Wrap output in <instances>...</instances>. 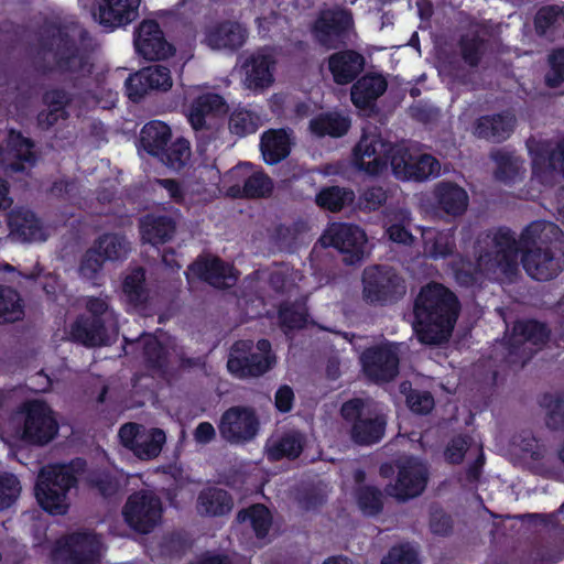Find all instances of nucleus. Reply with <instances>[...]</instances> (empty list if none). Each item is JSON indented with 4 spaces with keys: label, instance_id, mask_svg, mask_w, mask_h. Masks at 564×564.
<instances>
[{
    "label": "nucleus",
    "instance_id": "79ce46f5",
    "mask_svg": "<svg viewBox=\"0 0 564 564\" xmlns=\"http://www.w3.org/2000/svg\"><path fill=\"white\" fill-rule=\"evenodd\" d=\"M145 274L140 267L132 269L124 278L122 290L130 305L143 308L148 300V290L144 286Z\"/></svg>",
    "mask_w": 564,
    "mask_h": 564
},
{
    "label": "nucleus",
    "instance_id": "e433bc0d",
    "mask_svg": "<svg viewBox=\"0 0 564 564\" xmlns=\"http://www.w3.org/2000/svg\"><path fill=\"white\" fill-rule=\"evenodd\" d=\"M387 89V82L381 75H366L351 87V100L358 108H367Z\"/></svg>",
    "mask_w": 564,
    "mask_h": 564
},
{
    "label": "nucleus",
    "instance_id": "c9c22d12",
    "mask_svg": "<svg viewBox=\"0 0 564 564\" xmlns=\"http://www.w3.org/2000/svg\"><path fill=\"white\" fill-rule=\"evenodd\" d=\"M171 138V128L162 121L153 120L142 128L140 144L144 151L158 158L169 145Z\"/></svg>",
    "mask_w": 564,
    "mask_h": 564
},
{
    "label": "nucleus",
    "instance_id": "412c9836",
    "mask_svg": "<svg viewBox=\"0 0 564 564\" xmlns=\"http://www.w3.org/2000/svg\"><path fill=\"white\" fill-rule=\"evenodd\" d=\"M275 58L271 50L264 47L248 55L241 64L242 84L250 90H263L273 82Z\"/></svg>",
    "mask_w": 564,
    "mask_h": 564
},
{
    "label": "nucleus",
    "instance_id": "5701e85b",
    "mask_svg": "<svg viewBox=\"0 0 564 564\" xmlns=\"http://www.w3.org/2000/svg\"><path fill=\"white\" fill-rule=\"evenodd\" d=\"M520 250L535 248H552L564 253V237L562 230L550 221H533L528 225L518 238Z\"/></svg>",
    "mask_w": 564,
    "mask_h": 564
},
{
    "label": "nucleus",
    "instance_id": "9d476101",
    "mask_svg": "<svg viewBox=\"0 0 564 564\" xmlns=\"http://www.w3.org/2000/svg\"><path fill=\"white\" fill-rule=\"evenodd\" d=\"M102 551L99 535L88 531L75 532L57 542L53 560L56 564H98Z\"/></svg>",
    "mask_w": 564,
    "mask_h": 564
},
{
    "label": "nucleus",
    "instance_id": "e2e57ef3",
    "mask_svg": "<svg viewBox=\"0 0 564 564\" xmlns=\"http://www.w3.org/2000/svg\"><path fill=\"white\" fill-rule=\"evenodd\" d=\"M551 70L545 75L549 87L555 88L564 82V48L555 50L550 56Z\"/></svg>",
    "mask_w": 564,
    "mask_h": 564
},
{
    "label": "nucleus",
    "instance_id": "bb28decb",
    "mask_svg": "<svg viewBox=\"0 0 564 564\" xmlns=\"http://www.w3.org/2000/svg\"><path fill=\"white\" fill-rule=\"evenodd\" d=\"M141 0H102L95 20L107 28H117L134 21L139 15Z\"/></svg>",
    "mask_w": 564,
    "mask_h": 564
},
{
    "label": "nucleus",
    "instance_id": "a18cd8bd",
    "mask_svg": "<svg viewBox=\"0 0 564 564\" xmlns=\"http://www.w3.org/2000/svg\"><path fill=\"white\" fill-rule=\"evenodd\" d=\"M492 159L497 163L495 175L498 180L505 183H511L522 178L525 170L523 167V161L518 156L498 151L492 154Z\"/></svg>",
    "mask_w": 564,
    "mask_h": 564
},
{
    "label": "nucleus",
    "instance_id": "5fc2aeb1",
    "mask_svg": "<svg viewBox=\"0 0 564 564\" xmlns=\"http://www.w3.org/2000/svg\"><path fill=\"white\" fill-rule=\"evenodd\" d=\"M414 154L403 147L391 145L389 159L392 171L398 178L411 180L412 162Z\"/></svg>",
    "mask_w": 564,
    "mask_h": 564
},
{
    "label": "nucleus",
    "instance_id": "1a4fd4ad",
    "mask_svg": "<svg viewBox=\"0 0 564 564\" xmlns=\"http://www.w3.org/2000/svg\"><path fill=\"white\" fill-rule=\"evenodd\" d=\"M364 299L369 303L386 304L401 299L406 286L397 271L386 265H372L362 274Z\"/></svg>",
    "mask_w": 564,
    "mask_h": 564
},
{
    "label": "nucleus",
    "instance_id": "c756f323",
    "mask_svg": "<svg viewBox=\"0 0 564 564\" xmlns=\"http://www.w3.org/2000/svg\"><path fill=\"white\" fill-rule=\"evenodd\" d=\"M11 237L18 241L44 240L45 235L40 219L30 209L18 207L9 214Z\"/></svg>",
    "mask_w": 564,
    "mask_h": 564
},
{
    "label": "nucleus",
    "instance_id": "c85d7f7f",
    "mask_svg": "<svg viewBox=\"0 0 564 564\" xmlns=\"http://www.w3.org/2000/svg\"><path fill=\"white\" fill-rule=\"evenodd\" d=\"M365 67V57L352 50H345L332 54L328 58V68L334 82L338 85L351 83Z\"/></svg>",
    "mask_w": 564,
    "mask_h": 564
},
{
    "label": "nucleus",
    "instance_id": "6ab92c4d",
    "mask_svg": "<svg viewBox=\"0 0 564 564\" xmlns=\"http://www.w3.org/2000/svg\"><path fill=\"white\" fill-rule=\"evenodd\" d=\"M324 246H332L345 253L344 261L355 263L367 253V236L358 226L333 224L321 237Z\"/></svg>",
    "mask_w": 564,
    "mask_h": 564
},
{
    "label": "nucleus",
    "instance_id": "7ed1b4c3",
    "mask_svg": "<svg viewBox=\"0 0 564 564\" xmlns=\"http://www.w3.org/2000/svg\"><path fill=\"white\" fill-rule=\"evenodd\" d=\"M519 251L518 237L510 228L485 231L477 237L475 245L477 269L495 280H512L519 271Z\"/></svg>",
    "mask_w": 564,
    "mask_h": 564
},
{
    "label": "nucleus",
    "instance_id": "72a5a7b5",
    "mask_svg": "<svg viewBox=\"0 0 564 564\" xmlns=\"http://www.w3.org/2000/svg\"><path fill=\"white\" fill-rule=\"evenodd\" d=\"M514 124L516 118L509 112L484 116L477 120L475 134L481 139L501 142L511 134Z\"/></svg>",
    "mask_w": 564,
    "mask_h": 564
},
{
    "label": "nucleus",
    "instance_id": "cd10ccee",
    "mask_svg": "<svg viewBox=\"0 0 564 564\" xmlns=\"http://www.w3.org/2000/svg\"><path fill=\"white\" fill-rule=\"evenodd\" d=\"M143 242L156 246L170 241L176 232V218L172 215L149 214L140 219Z\"/></svg>",
    "mask_w": 564,
    "mask_h": 564
},
{
    "label": "nucleus",
    "instance_id": "7c9ffc66",
    "mask_svg": "<svg viewBox=\"0 0 564 564\" xmlns=\"http://www.w3.org/2000/svg\"><path fill=\"white\" fill-rule=\"evenodd\" d=\"M487 29L471 23L462 34L458 47L463 61L471 68L477 67L487 52Z\"/></svg>",
    "mask_w": 564,
    "mask_h": 564
},
{
    "label": "nucleus",
    "instance_id": "de8ad7c7",
    "mask_svg": "<svg viewBox=\"0 0 564 564\" xmlns=\"http://www.w3.org/2000/svg\"><path fill=\"white\" fill-rule=\"evenodd\" d=\"M261 124L260 116L246 108H236L228 121L229 131L240 138L254 133Z\"/></svg>",
    "mask_w": 564,
    "mask_h": 564
},
{
    "label": "nucleus",
    "instance_id": "052dcab7",
    "mask_svg": "<svg viewBox=\"0 0 564 564\" xmlns=\"http://www.w3.org/2000/svg\"><path fill=\"white\" fill-rule=\"evenodd\" d=\"M105 261L97 248L93 246L82 257L78 272L84 279L94 280L101 271Z\"/></svg>",
    "mask_w": 564,
    "mask_h": 564
},
{
    "label": "nucleus",
    "instance_id": "4d7b16f0",
    "mask_svg": "<svg viewBox=\"0 0 564 564\" xmlns=\"http://www.w3.org/2000/svg\"><path fill=\"white\" fill-rule=\"evenodd\" d=\"M441 173V163L430 154L414 155L412 162L411 180L424 181Z\"/></svg>",
    "mask_w": 564,
    "mask_h": 564
},
{
    "label": "nucleus",
    "instance_id": "680f3d73",
    "mask_svg": "<svg viewBox=\"0 0 564 564\" xmlns=\"http://www.w3.org/2000/svg\"><path fill=\"white\" fill-rule=\"evenodd\" d=\"M170 356L172 360V370L174 369V362H177V369L183 371L202 368L205 365L202 357L189 356L185 348L177 344L171 345Z\"/></svg>",
    "mask_w": 564,
    "mask_h": 564
},
{
    "label": "nucleus",
    "instance_id": "4468645a",
    "mask_svg": "<svg viewBox=\"0 0 564 564\" xmlns=\"http://www.w3.org/2000/svg\"><path fill=\"white\" fill-rule=\"evenodd\" d=\"M118 435L121 444L141 460L156 458L166 443V435L163 430L145 427L133 422L123 424Z\"/></svg>",
    "mask_w": 564,
    "mask_h": 564
},
{
    "label": "nucleus",
    "instance_id": "f8f14e48",
    "mask_svg": "<svg viewBox=\"0 0 564 564\" xmlns=\"http://www.w3.org/2000/svg\"><path fill=\"white\" fill-rule=\"evenodd\" d=\"M17 420L23 423L21 437L33 444L48 443L58 430L51 409L41 401L25 402L17 413Z\"/></svg>",
    "mask_w": 564,
    "mask_h": 564
},
{
    "label": "nucleus",
    "instance_id": "a878e982",
    "mask_svg": "<svg viewBox=\"0 0 564 564\" xmlns=\"http://www.w3.org/2000/svg\"><path fill=\"white\" fill-rule=\"evenodd\" d=\"M189 269L193 274L217 289H229L237 281L234 268L216 257H200Z\"/></svg>",
    "mask_w": 564,
    "mask_h": 564
},
{
    "label": "nucleus",
    "instance_id": "2eb2a0df",
    "mask_svg": "<svg viewBox=\"0 0 564 564\" xmlns=\"http://www.w3.org/2000/svg\"><path fill=\"white\" fill-rule=\"evenodd\" d=\"M360 361L368 379L377 383L390 382L399 373L400 344L371 346L361 354Z\"/></svg>",
    "mask_w": 564,
    "mask_h": 564
},
{
    "label": "nucleus",
    "instance_id": "bf43d9fd",
    "mask_svg": "<svg viewBox=\"0 0 564 564\" xmlns=\"http://www.w3.org/2000/svg\"><path fill=\"white\" fill-rule=\"evenodd\" d=\"M395 220L397 223L391 224L386 230L389 239L395 243L411 246L414 241V237L406 228L411 223L410 214L401 210L395 217Z\"/></svg>",
    "mask_w": 564,
    "mask_h": 564
},
{
    "label": "nucleus",
    "instance_id": "f704fd0d",
    "mask_svg": "<svg viewBox=\"0 0 564 564\" xmlns=\"http://www.w3.org/2000/svg\"><path fill=\"white\" fill-rule=\"evenodd\" d=\"M232 507L231 496L217 487L203 489L196 500V510L203 517H221L230 512Z\"/></svg>",
    "mask_w": 564,
    "mask_h": 564
},
{
    "label": "nucleus",
    "instance_id": "f257e3e1",
    "mask_svg": "<svg viewBox=\"0 0 564 564\" xmlns=\"http://www.w3.org/2000/svg\"><path fill=\"white\" fill-rule=\"evenodd\" d=\"M460 305L456 295L443 284L429 283L421 289L414 304V329L419 340L441 345L452 336Z\"/></svg>",
    "mask_w": 564,
    "mask_h": 564
},
{
    "label": "nucleus",
    "instance_id": "39448f33",
    "mask_svg": "<svg viewBox=\"0 0 564 564\" xmlns=\"http://www.w3.org/2000/svg\"><path fill=\"white\" fill-rule=\"evenodd\" d=\"M80 460L70 465H52L43 468L35 487L40 505L51 513L64 514L68 509L67 494L77 482L76 471L83 468Z\"/></svg>",
    "mask_w": 564,
    "mask_h": 564
},
{
    "label": "nucleus",
    "instance_id": "dca6fc26",
    "mask_svg": "<svg viewBox=\"0 0 564 564\" xmlns=\"http://www.w3.org/2000/svg\"><path fill=\"white\" fill-rule=\"evenodd\" d=\"M354 20L349 11L335 8L321 11L312 33L315 41L326 48H337L346 43L352 31Z\"/></svg>",
    "mask_w": 564,
    "mask_h": 564
},
{
    "label": "nucleus",
    "instance_id": "603ef678",
    "mask_svg": "<svg viewBox=\"0 0 564 564\" xmlns=\"http://www.w3.org/2000/svg\"><path fill=\"white\" fill-rule=\"evenodd\" d=\"M306 307L304 302L283 303L279 310V321L283 328H302L306 322Z\"/></svg>",
    "mask_w": 564,
    "mask_h": 564
},
{
    "label": "nucleus",
    "instance_id": "774afa93",
    "mask_svg": "<svg viewBox=\"0 0 564 564\" xmlns=\"http://www.w3.org/2000/svg\"><path fill=\"white\" fill-rule=\"evenodd\" d=\"M387 192L381 186L367 188L359 197L360 209L372 212L379 209L387 200Z\"/></svg>",
    "mask_w": 564,
    "mask_h": 564
},
{
    "label": "nucleus",
    "instance_id": "f3484780",
    "mask_svg": "<svg viewBox=\"0 0 564 564\" xmlns=\"http://www.w3.org/2000/svg\"><path fill=\"white\" fill-rule=\"evenodd\" d=\"M391 145L377 132L376 127L365 129L361 139L354 148L355 167L369 175L380 174L387 166Z\"/></svg>",
    "mask_w": 564,
    "mask_h": 564
},
{
    "label": "nucleus",
    "instance_id": "13d9d810",
    "mask_svg": "<svg viewBox=\"0 0 564 564\" xmlns=\"http://www.w3.org/2000/svg\"><path fill=\"white\" fill-rule=\"evenodd\" d=\"M357 501L361 511L368 516L378 514L382 510V492L376 487H360Z\"/></svg>",
    "mask_w": 564,
    "mask_h": 564
},
{
    "label": "nucleus",
    "instance_id": "4be33fe9",
    "mask_svg": "<svg viewBox=\"0 0 564 564\" xmlns=\"http://www.w3.org/2000/svg\"><path fill=\"white\" fill-rule=\"evenodd\" d=\"M172 84L170 69L162 65H153L142 68L126 80L127 95L130 100L137 102L152 90L167 91Z\"/></svg>",
    "mask_w": 564,
    "mask_h": 564
},
{
    "label": "nucleus",
    "instance_id": "b1692460",
    "mask_svg": "<svg viewBox=\"0 0 564 564\" xmlns=\"http://www.w3.org/2000/svg\"><path fill=\"white\" fill-rule=\"evenodd\" d=\"M33 142L21 133L10 131L6 145H0V163L6 170L22 172L35 162Z\"/></svg>",
    "mask_w": 564,
    "mask_h": 564
},
{
    "label": "nucleus",
    "instance_id": "3c124183",
    "mask_svg": "<svg viewBox=\"0 0 564 564\" xmlns=\"http://www.w3.org/2000/svg\"><path fill=\"white\" fill-rule=\"evenodd\" d=\"M191 155L189 142L184 138H178L166 147L158 159L170 169L180 171L188 163Z\"/></svg>",
    "mask_w": 564,
    "mask_h": 564
},
{
    "label": "nucleus",
    "instance_id": "c03bdc74",
    "mask_svg": "<svg viewBox=\"0 0 564 564\" xmlns=\"http://www.w3.org/2000/svg\"><path fill=\"white\" fill-rule=\"evenodd\" d=\"M144 358L149 367L166 375L172 370L171 347L165 350L152 336H143Z\"/></svg>",
    "mask_w": 564,
    "mask_h": 564
},
{
    "label": "nucleus",
    "instance_id": "a211bd4d",
    "mask_svg": "<svg viewBox=\"0 0 564 564\" xmlns=\"http://www.w3.org/2000/svg\"><path fill=\"white\" fill-rule=\"evenodd\" d=\"M260 426L256 411L248 406H231L219 421L220 436L230 444H245L252 441Z\"/></svg>",
    "mask_w": 564,
    "mask_h": 564
},
{
    "label": "nucleus",
    "instance_id": "423d86ee",
    "mask_svg": "<svg viewBox=\"0 0 564 564\" xmlns=\"http://www.w3.org/2000/svg\"><path fill=\"white\" fill-rule=\"evenodd\" d=\"M86 308L91 316L78 319L72 327V336L86 346L107 344L118 333V321L107 297H88Z\"/></svg>",
    "mask_w": 564,
    "mask_h": 564
},
{
    "label": "nucleus",
    "instance_id": "338daca9",
    "mask_svg": "<svg viewBox=\"0 0 564 564\" xmlns=\"http://www.w3.org/2000/svg\"><path fill=\"white\" fill-rule=\"evenodd\" d=\"M72 96L64 89H51L43 95V104L46 108L63 112L64 116L68 117L66 107L70 104Z\"/></svg>",
    "mask_w": 564,
    "mask_h": 564
},
{
    "label": "nucleus",
    "instance_id": "0e129e2a",
    "mask_svg": "<svg viewBox=\"0 0 564 564\" xmlns=\"http://www.w3.org/2000/svg\"><path fill=\"white\" fill-rule=\"evenodd\" d=\"M454 242L447 235L437 234L434 238L429 239L425 246V253L433 258H445L453 253Z\"/></svg>",
    "mask_w": 564,
    "mask_h": 564
},
{
    "label": "nucleus",
    "instance_id": "6e6d98bb",
    "mask_svg": "<svg viewBox=\"0 0 564 564\" xmlns=\"http://www.w3.org/2000/svg\"><path fill=\"white\" fill-rule=\"evenodd\" d=\"M22 487L18 477L11 473L0 474V511L10 508L19 498Z\"/></svg>",
    "mask_w": 564,
    "mask_h": 564
},
{
    "label": "nucleus",
    "instance_id": "a19ab883",
    "mask_svg": "<svg viewBox=\"0 0 564 564\" xmlns=\"http://www.w3.org/2000/svg\"><path fill=\"white\" fill-rule=\"evenodd\" d=\"M562 24H564V7H543L536 12L534 18L536 33L550 39L557 34Z\"/></svg>",
    "mask_w": 564,
    "mask_h": 564
},
{
    "label": "nucleus",
    "instance_id": "09e8293b",
    "mask_svg": "<svg viewBox=\"0 0 564 564\" xmlns=\"http://www.w3.org/2000/svg\"><path fill=\"white\" fill-rule=\"evenodd\" d=\"M23 314L19 293L10 286L0 285V324L20 321Z\"/></svg>",
    "mask_w": 564,
    "mask_h": 564
},
{
    "label": "nucleus",
    "instance_id": "ddd939ff",
    "mask_svg": "<svg viewBox=\"0 0 564 564\" xmlns=\"http://www.w3.org/2000/svg\"><path fill=\"white\" fill-rule=\"evenodd\" d=\"M128 525L140 532H151L161 520V499L149 490H140L129 496L122 509Z\"/></svg>",
    "mask_w": 564,
    "mask_h": 564
},
{
    "label": "nucleus",
    "instance_id": "2f4dec72",
    "mask_svg": "<svg viewBox=\"0 0 564 564\" xmlns=\"http://www.w3.org/2000/svg\"><path fill=\"white\" fill-rule=\"evenodd\" d=\"M436 207L448 216L463 215L468 207L467 192L452 182H440L433 191Z\"/></svg>",
    "mask_w": 564,
    "mask_h": 564
},
{
    "label": "nucleus",
    "instance_id": "ea45409f",
    "mask_svg": "<svg viewBox=\"0 0 564 564\" xmlns=\"http://www.w3.org/2000/svg\"><path fill=\"white\" fill-rule=\"evenodd\" d=\"M349 129V120L338 113H322L310 121V130L317 137L344 135Z\"/></svg>",
    "mask_w": 564,
    "mask_h": 564
},
{
    "label": "nucleus",
    "instance_id": "20e7f679",
    "mask_svg": "<svg viewBox=\"0 0 564 564\" xmlns=\"http://www.w3.org/2000/svg\"><path fill=\"white\" fill-rule=\"evenodd\" d=\"M341 416L350 424V440L360 446L380 442L384 435L387 419L371 399L355 398L340 409Z\"/></svg>",
    "mask_w": 564,
    "mask_h": 564
},
{
    "label": "nucleus",
    "instance_id": "37998d69",
    "mask_svg": "<svg viewBox=\"0 0 564 564\" xmlns=\"http://www.w3.org/2000/svg\"><path fill=\"white\" fill-rule=\"evenodd\" d=\"M354 199V191L340 186H328L316 195L315 202L321 208L336 213L350 205Z\"/></svg>",
    "mask_w": 564,
    "mask_h": 564
},
{
    "label": "nucleus",
    "instance_id": "864d4df0",
    "mask_svg": "<svg viewBox=\"0 0 564 564\" xmlns=\"http://www.w3.org/2000/svg\"><path fill=\"white\" fill-rule=\"evenodd\" d=\"M273 191V181L263 172H254L243 184L242 196L248 198L268 197Z\"/></svg>",
    "mask_w": 564,
    "mask_h": 564
},
{
    "label": "nucleus",
    "instance_id": "6e6552de",
    "mask_svg": "<svg viewBox=\"0 0 564 564\" xmlns=\"http://www.w3.org/2000/svg\"><path fill=\"white\" fill-rule=\"evenodd\" d=\"M550 338V329L536 321L517 322L506 344L507 362L523 367L532 356L541 349Z\"/></svg>",
    "mask_w": 564,
    "mask_h": 564
},
{
    "label": "nucleus",
    "instance_id": "473e14b6",
    "mask_svg": "<svg viewBox=\"0 0 564 564\" xmlns=\"http://www.w3.org/2000/svg\"><path fill=\"white\" fill-rule=\"evenodd\" d=\"M246 39L247 30L235 21L220 22L206 32V43L215 50H236L243 45Z\"/></svg>",
    "mask_w": 564,
    "mask_h": 564
},
{
    "label": "nucleus",
    "instance_id": "69168bd1",
    "mask_svg": "<svg viewBox=\"0 0 564 564\" xmlns=\"http://www.w3.org/2000/svg\"><path fill=\"white\" fill-rule=\"evenodd\" d=\"M381 564H419L417 552L409 544L392 547Z\"/></svg>",
    "mask_w": 564,
    "mask_h": 564
},
{
    "label": "nucleus",
    "instance_id": "8fccbe9b",
    "mask_svg": "<svg viewBox=\"0 0 564 564\" xmlns=\"http://www.w3.org/2000/svg\"><path fill=\"white\" fill-rule=\"evenodd\" d=\"M94 247L100 252L105 260L116 261L127 257L130 251L129 242L118 234H105L99 237Z\"/></svg>",
    "mask_w": 564,
    "mask_h": 564
},
{
    "label": "nucleus",
    "instance_id": "0eeeda50",
    "mask_svg": "<svg viewBox=\"0 0 564 564\" xmlns=\"http://www.w3.org/2000/svg\"><path fill=\"white\" fill-rule=\"evenodd\" d=\"M274 362L275 356L267 339H260L256 346L251 340H238L230 349L227 368L234 376L243 379L264 375Z\"/></svg>",
    "mask_w": 564,
    "mask_h": 564
},
{
    "label": "nucleus",
    "instance_id": "393cba45",
    "mask_svg": "<svg viewBox=\"0 0 564 564\" xmlns=\"http://www.w3.org/2000/svg\"><path fill=\"white\" fill-rule=\"evenodd\" d=\"M134 45L145 59H163L172 55V45L166 42L155 21H143L140 24Z\"/></svg>",
    "mask_w": 564,
    "mask_h": 564
},
{
    "label": "nucleus",
    "instance_id": "58836bf2",
    "mask_svg": "<svg viewBox=\"0 0 564 564\" xmlns=\"http://www.w3.org/2000/svg\"><path fill=\"white\" fill-rule=\"evenodd\" d=\"M290 135L284 129L269 130L262 134L261 151L267 163L274 164L290 153Z\"/></svg>",
    "mask_w": 564,
    "mask_h": 564
},
{
    "label": "nucleus",
    "instance_id": "f03ea898",
    "mask_svg": "<svg viewBox=\"0 0 564 564\" xmlns=\"http://www.w3.org/2000/svg\"><path fill=\"white\" fill-rule=\"evenodd\" d=\"M87 32L78 23L50 25L41 37V54L45 67L69 77H84L91 64L82 45Z\"/></svg>",
    "mask_w": 564,
    "mask_h": 564
},
{
    "label": "nucleus",
    "instance_id": "4c0bfd02",
    "mask_svg": "<svg viewBox=\"0 0 564 564\" xmlns=\"http://www.w3.org/2000/svg\"><path fill=\"white\" fill-rule=\"evenodd\" d=\"M305 437L296 431L284 433L280 438L267 444V455L270 460H279L283 457L296 458L304 448Z\"/></svg>",
    "mask_w": 564,
    "mask_h": 564
},
{
    "label": "nucleus",
    "instance_id": "49530a36",
    "mask_svg": "<svg viewBox=\"0 0 564 564\" xmlns=\"http://www.w3.org/2000/svg\"><path fill=\"white\" fill-rule=\"evenodd\" d=\"M237 520L251 527L258 538L265 536L272 523L270 511L263 505H253L239 511Z\"/></svg>",
    "mask_w": 564,
    "mask_h": 564
},
{
    "label": "nucleus",
    "instance_id": "aec40b11",
    "mask_svg": "<svg viewBox=\"0 0 564 564\" xmlns=\"http://www.w3.org/2000/svg\"><path fill=\"white\" fill-rule=\"evenodd\" d=\"M226 111L227 104L220 95L204 94L193 101L188 121L199 138H213L218 130L216 116Z\"/></svg>",
    "mask_w": 564,
    "mask_h": 564
},
{
    "label": "nucleus",
    "instance_id": "9b49d317",
    "mask_svg": "<svg viewBox=\"0 0 564 564\" xmlns=\"http://www.w3.org/2000/svg\"><path fill=\"white\" fill-rule=\"evenodd\" d=\"M394 465L398 470L397 478L394 482L386 486V494L399 501L420 496L429 480L426 464L416 457L404 456L395 460Z\"/></svg>",
    "mask_w": 564,
    "mask_h": 564
}]
</instances>
